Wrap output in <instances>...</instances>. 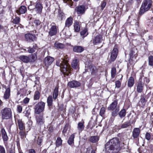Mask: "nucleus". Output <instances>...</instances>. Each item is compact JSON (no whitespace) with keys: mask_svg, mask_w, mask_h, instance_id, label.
I'll return each mask as SVG.
<instances>
[{"mask_svg":"<svg viewBox=\"0 0 153 153\" xmlns=\"http://www.w3.org/2000/svg\"><path fill=\"white\" fill-rule=\"evenodd\" d=\"M105 150L107 153H116L120 149L118 138H113L108 142L105 145Z\"/></svg>","mask_w":153,"mask_h":153,"instance_id":"1","label":"nucleus"},{"mask_svg":"<svg viewBox=\"0 0 153 153\" xmlns=\"http://www.w3.org/2000/svg\"><path fill=\"white\" fill-rule=\"evenodd\" d=\"M56 64L57 66L60 67L61 71L64 74L69 75L70 73V66L67 60L62 59L61 61H57Z\"/></svg>","mask_w":153,"mask_h":153,"instance_id":"2","label":"nucleus"},{"mask_svg":"<svg viewBox=\"0 0 153 153\" xmlns=\"http://www.w3.org/2000/svg\"><path fill=\"white\" fill-rule=\"evenodd\" d=\"M152 1L151 0H144L140 8V13L143 14L148 11L152 6Z\"/></svg>","mask_w":153,"mask_h":153,"instance_id":"3","label":"nucleus"},{"mask_svg":"<svg viewBox=\"0 0 153 153\" xmlns=\"http://www.w3.org/2000/svg\"><path fill=\"white\" fill-rule=\"evenodd\" d=\"M2 118L3 119H8L12 116V111L10 108L5 107L1 109V111Z\"/></svg>","mask_w":153,"mask_h":153,"instance_id":"4","label":"nucleus"},{"mask_svg":"<svg viewBox=\"0 0 153 153\" xmlns=\"http://www.w3.org/2000/svg\"><path fill=\"white\" fill-rule=\"evenodd\" d=\"M45 106V103L42 101L39 102L34 107V113L39 114L43 111Z\"/></svg>","mask_w":153,"mask_h":153,"instance_id":"5","label":"nucleus"},{"mask_svg":"<svg viewBox=\"0 0 153 153\" xmlns=\"http://www.w3.org/2000/svg\"><path fill=\"white\" fill-rule=\"evenodd\" d=\"M118 53V49L114 48L110 53L109 61L111 62L114 61L117 57Z\"/></svg>","mask_w":153,"mask_h":153,"instance_id":"6","label":"nucleus"},{"mask_svg":"<svg viewBox=\"0 0 153 153\" xmlns=\"http://www.w3.org/2000/svg\"><path fill=\"white\" fill-rule=\"evenodd\" d=\"M130 58L129 60V63L131 65H133L135 64V62L134 60H133L134 58H136L137 56V55L133 50H131L129 53Z\"/></svg>","mask_w":153,"mask_h":153,"instance_id":"7","label":"nucleus"},{"mask_svg":"<svg viewBox=\"0 0 153 153\" xmlns=\"http://www.w3.org/2000/svg\"><path fill=\"white\" fill-rule=\"evenodd\" d=\"M102 36L100 34H98L93 39V43L94 45H97L102 43Z\"/></svg>","mask_w":153,"mask_h":153,"instance_id":"8","label":"nucleus"},{"mask_svg":"<svg viewBox=\"0 0 153 153\" xmlns=\"http://www.w3.org/2000/svg\"><path fill=\"white\" fill-rule=\"evenodd\" d=\"M80 85L79 82L76 80L69 82L68 84V86L71 88H76L79 87Z\"/></svg>","mask_w":153,"mask_h":153,"instance_id":"9","label":"nucleus"},{"mask_svg":"<svg viewBox=\"0 0 153 153\" xmlns=\"http://www.w3.org/2000/svg\"><path fill=\"white\" fill-rule=\"evenodd\" d=\"M27 11V7L25 6H22L17 9L16 13L18 15L23 14L25 13Z\"/></svg>","mask_w":153,"mask_h":153,"instance_id":"10","label":"nucleus"},{"mask_svg":"<svg viewBox=\"0 0 153 153\" xmlns=\"http://www.w3.org/2000/svg\"><path fill=\"white\" fill-rule=\"evenodd\" d=\"M54 61V59L50 56L45 58L44 59L45 65L47 67L50 65Z\"/></svg>","mask_w":153,"mask_h":153,"instance_id":"11","label":"nucleus"},{"mask_svg":"<svg viewBox=\"0 0 153 153\" xmlns=\"http://www.w3.org/2000/svg\"><path fill=\"white\" fill-rule=\"evenodd\" d=\"M144 83L141 80L139 81L137 85V91L138 93H141L143 90Z\"/></svg>","mask_w":153,"mask_h":153,"instance_id":"12","label":"nucleus"},{"mask_svg":"<svg viewBox=\"0 0 153 153\" xmlns=\"http://www.w3.org/2000/svg\"><path fill=\"white\" fill-rule=\"evenodd\" d=\"M25 38L26 41L29 42L31 41H34L35 40V36L30 33L25 34Z\"/></svg>","mask_w":153,"mask_h":153,"instance_id":"13","label":"nucleus"},{"mask_svg":"<svg viewBox=\"0 0 153 153\" xmlns=\"http://www.w3.org/2000/svg\"><path fill=\"white\" fill-rule=\"evenodd\" d=\"M73 18L71 16L68 18L65 21L64 28H69L73 23Z\"/></svg>","mask_w":153,"mask_h":153,"instance_id":"14","label":"nucleus"},{"mask_svg":"<svg viewBox=\"0 0 153 153\" xmlns=\"http://www.w3.org/2000/svg\"><path fill=\"white\" fill-rule=\"evenodd\" d=\"M140 130L139 128H135L134 129L132 132V136L134 138H137L139 136Z\"/></svg>","mask_w":153,"mask_h":153,"instance_id":"15","label":"nucleus"},{"mask_svg":"<svg viewBox=\"0 0 153 153\" xmlns=\"http://www.w3.org/2000/svg\"><path fill=\"white\" fill-rule=\"evenodd\" d=\"M117 103V100H114L108 108V109L109 110H113L115 109H116Z\"/></svg>","mask_w":153,"mask_h":153,"instance_id":"16","label":"nucleus"},{"mask_svg":"<svg viewBox=\"0 0 153 153\" xmlns=\"http://www.w3.org/2000/svg\"><path fill=\"white\" fill-rule=\"evenodd\" d=\"M57 32V30L56 26L53 25L50 29L49 32V34L50 36H52L55 35Z\"/></svg>","mask_w":153,"mask_h":153,"instance_id":"17","label":"nucleus"},{"mask_svg":"<svg viewBox=\"0 0 153 153\" xmlns=\"http://www.w3.org/2000/svg\"><path fill=\"white\" fill-rule=\"evenodd\" d=\"M42 4L39 3H37L35 6V9L37 13H40L42 12Z\"/></svg>","mask_w":153,"mask_h":153,"instance_id":"18","label":"nucleus"},{"mask_svg":"<svg viewBox=\"0 0 153 153\" xmlns=\"http://www.w3.org/2000/svg\"><path fill=\"white\" fill-rule=\"evenodd\" d=\"M1 134L4 141H7L8 139L7 133L4 128H2L1 131Z\"/></svg>","mask_w":153,"mask_h":153,"instance_id":"19","label":"nucleus"},{"mask_svg":"<svg viewBox=\"0 0 153 153\" xmlns=\"http://www.w3.org/2000/svg\"><path fill=\"white\" fill-rule=\"evenodd\" d=\"M38 48L37 45L35 43L33 44V47H29L28 48V52L29 53H32L35 52L37 49Z\"/></svg>","mask_w":153,"mask_h":153,"instance_id":"20","label":"nucleus"},{"mask_svg":"<svg viewBox=\"0 0 153 153\" xmlns=\"http://www.w3.org/2000/svg\"><path fill=\"white\" fill-rule=\"evenodd\" d=\"M77 11L78 14H83L85 11V6L83 5L79 6L77 7Z\"/></svg>","mask_w":153,"mask_h":153,"instance_id":"21","label":"nucleus"},{"mask_svg":"<svg viewBox=\"0 0 153 153\" xmlns=\"http://www.w3.org/2000/svg\"><path fill=\"white\" fill-rule=\"evenodd\" d=\"M44 120L43 117L42 116H39L36 117V123L39 125L43 124L44 123Z\"/></svg>","mask_w":153,"mask_h":153,"instance_id":"22","label":"nucleus"},{"mask_svg":"<svg viewBox=\"0 0 153 153\" xmlns=\"http://www.w3.org/2000/svg\"><path fill=\"white\" fill-rule=\"evenodd\" d=\"M10 88H7L4 94V98L5 99H8L9 98L10 96Z\"/></svg>","mask_w":153,"mask_h":153,"instance_id":"23","label":"nucleus"},{"mask_svg":"<svg viewBox=\"0 0 153 153\" xmlns=\"http://www.w3.org/2000/svg\"><path fill=\"white\" fill-rule=\"evenodd\" d=\"M19 129L21 130H24L25 128L24 124L21 120L17 121Z\"/></svg>","mask_w":153,"mask_h":153,"instance_id":"24","label":"nucleus"},{"mask_svg":"<svg viewBox=\"0 0 153 153\" xmlns=\"http://www.w3.org/2000/svg\"><path fill=\"white\" fill-rule=\"evenodd\" d=\"M134 83V80L133 77L131 76L129 78L128 81V86L129 87H132Z\"/></svg>","mask_w":153,"mask_h":153,"instance_id":"25","label":"nucleus"},{"mask_svg":"<svg viewBox=\"0 0 153 153\" xmlns=\"http://www.w3.org/2000/svg\"><path fill=\"white\" fill-rule=\"evenodd\" d=\"M84 50V49L80 46H75L73 48V51L77 53H81Z\"/></svg>","mask_w":153,"mask_h":153,"instance_id":"26","label":"nucleus"},{"mask_svg":"<svg viewBox=\"0 0 153 153\" xmlns=\"http://www.w3.org/2000/svg\"><path fill=\"white\" fill-rule=\"evenodd\" d=\"M20 59L24 62H30V58L27 56H21L19 57Z\"/></svg>","mask_w":153,"mask_h":153,"instance_id":"27","label":"nucleus"},{"mask_svg":"<svg viewBox=\"0 0 153 153\" xmlns=\"http://www.w3.org/2000/svg\"><path fill=\"white\" fill-rule=\"evenodd\" d=\"M90 71L91 74L95 75L97 74V70L96 67L94 66H90Z\"/></svg>","mask_w":153,"mask_h":153,"instance_id":"28","label":"nucleus"},{"mask_svg":"<svg viewBox=\"0 0 153 153\" xmlns=\"http://www.w3.org/2000/svg\"><path fill=\"white\" fill-rule=\"evenodd\" d=\"M40 93L38 91H36L33 96V100H38L40 98Z\"/></svg>","mask_w":153,"mask_h":153,"instance_id":"29","label":"nucleus"},{"mask_svg":"<svg viewBox=\"0 0 153 153\" xmlns=\"http://www.w3.org/2000/svg\"><path fill=\"white\" fill-rule=\"evenodd\" d=\"M79 60L77 59H76L73 61L71 63L72 67L74 68H78Z\"/></svg>","mask_w":153,"mask_h":153,"instance_id":"30","label":"nucleus"},{"mask_svg":"<svg viewBox=\"0 0 153 153\" xmlns=\"http://www.w3.org/2000/svg\"><path fill=\"white\" fill-rule=\"evenodd\" d=\"M99 140V137L97 136H92L90 137L89 141L92 143H95L97 142Z\"/></svg>","mask_w":153,"mask_h":153,"instance_id":"31","label":"nucleus"},{"mask_svg":"<svg viewBox=\"0 0 153 153\" xmlns=\"http://www.w3.org/2000/svg\"><path fill=\"white\" fill-rule=\"evenodd\" d=\"M58 95V88L57 87H56L55 88L53 92V98L54 100H56Z\"/></svg>","mask_w":153,"mask_h":153,"instance_id":"32","label":"nucleus"},{"mask_svg":"<svg viewBox=\"0 0 153 153\" xmlns=\"http://www.w3.org/2000/svg\"><path fill=\"white\" fill-rule=\"evenodd\" d=\"M131 125L130 122L129 121H127L124 122L122 124L121 128H126Z\"/></svg>","mask_w":153,"mask_h":153,"instance_id":"33","label":"nucleus"},{"mask_svg":"<svg viewBox=\"0 0 153 153\" xmlns=\"http://www.w3.org/2000/svg\"><path fill=\"white\" fill-rule=\"evenodd\" d=\"M84 122H79L78 124L77 128L80 131H81L84 128Z\"/></svg>","mask_w":153,"mask_h":153,"instance_id":"34","label":"nucleus"},{"mask_svg":"<svg viewBox=\"0 0 153 153\" xmlns=\"http://www.w3.org/2000/svg\"><path fill=\"white\" fill-rule=\"evenodd\" d=\"M74 30L75 32H78L80 30V27L79 22H76L75 23H74Z\"/></svg>","mask_w":153,"mask_h":153,"instance_id":"35","label":"nucleus"},{"mask_svg":"<svg viewBox=\"0 0 153 153\" xmlns=\"http://www.w3.org/2000/svg\"><path fill=\"white\" fill-rule=\"evenodd\" d=\"M74 134H72L69 137L68 143L69 145H71L74 143Z\"/></svg>","mask_w":153,"mask_h":153,"instance_id":"36","label":"nucleus"},{"mask_svg":"<svg viewBox=\"0 0 153 153\" xmlns=\"http://www.w3.org/2000/svg\"><path fill=\"white\" fill-rule=\"evenodd\" d=\"M54 46L57 48L62 49L64 47V45L62 43L56 42L54 44Z\"/></svg>","mask_w":153,"mask_h":153,"instance_id":"37","label":"nucleus"},{"mask_svg":"<svg viewBox=\"0 0 153 153\" xmlns=\"http://www.w3.org/2000/svg\"><path fill=\"white\" fill-rule=\"evenodd\" d=\"M47 102L48 105L49 106H51L52 105L53 102V98L51 96H49L47 100Z\"/></svg>","mask_w":153,"mask_h":153,"instance_id":"38","label":"nucleus"},{"mask_svg":"<svg viewBox=\"0 0 153 153\" xmlns=\"http://www.w3.org/2000/svg\"><path fill=\"white\" fill-rule=\"evenodd\" d=\"M119 115L121 118L124 117L126 115V111L125 109H123L120 112Z\"/></svg>","mask_w":153,"mask_h":153,"instance_id":"39","label":"nucleus"},{"mask_svg":"<svg viewBox=\"0 0 153 153\" xmlns=\"http://www.w3.org/2000/svg\"><path fill=\"white\" fill-rule=\"evenodd\" d=\"M37 59V56L35 54H32L31 58H30V62H33Z\"/></svg>","mask_w":153,"mask_h":153,"instance_id":"40","label":"nucleus"},{"mask_svg":"<svg viewBox=\"0 0 153 153\" xmlns=\"http://www.w3.org/2000/svg\"><path fill=\"white\" fill-rule=\"evenodd\" d=\"M87 30L86 28H85L80 32V34L81 36H83L84 37L86 36L88 34L87 32Z\"/></svg>","mask_w":153,"mask_h":153,"instance_id":"41","label":"nucleus"},{"mask_svg":"<svg viewBox=\"0 0 153 153\" xmlns=\"http://www.w3.org/2000/svg\"><path fill=\"white\" fill-rule=\"evenodd\" d=\"M62 143V140L60 137H58L56 140V144L57 146L58 147L60 146Z\"/></svg>","mask_w":153,"mask_h":153,"instance_id":"42","label":"nucleus"},{"mask_svg":"<svg viewBox=\"0 0 153 153\" xmlns=\"http://www.w3.org/2000/svg\"><path fill=\"white\" fill-rule=\"evenodd\" d=\"M149 65L151 66H153V56H150L149 57Z\"/></svg>","mask_w":153,"mask_h":153,"instance_id":"43","label":"nucleus"},{"mask_svg":"<svg viewBox=\"0 0 153 153\" xmlns=\"http://www.w3.org/2000/svg\"><path fill=\"white\" fill-rule=\"evenodd\" d=\"M20 18L19 17H16L13 19L12 22L14 24H18L20 22Z\"/></svg>","mask_w":153,"mask_h":153,"instance_id":"44","label":"nucleus"},{"mask_svg":"<svg viewBox=\"0 0 153 153\" xmlns=\"http://www.w3.org/2000/svg\"><path fill=\"white\" fill-rule=\"evenodd\" d=\"M111 77L112 78H114L116 74V69L115 68H113L111 70Z\"/></svg>","mask_w":153,"mask_h":153,"instance_id":"45","label":"nucleus"},{"mask_svg":"<svg viewBox=\"0 0 153 153\" xmlns=\"http://www.w3.org/2000/svg\"><path fill=\"white\" fill-rule=\"evenodd\" d=\"M63 1L68 5L70 7H71L72 6L73 2L72 0H63Z\"/></svg>","mask_w":153,"mask_h":153,"instance_id":"46","label":"nucleus"},{"mask_svg":"<svg viewBox=\"0 0 153 153\" xmlns=\"http://www.w3.org/2000/svg\"><path fill=\"white\" fill-rule=\"evenodd\" d=\"M105 107H102L100 109V114L101 116H103L105 112Z\"/></svg>","mask_w":153,"mask_h":153,"instance_id":"47","label":"nucleus"},{"mask_svg":"<svg viewBox=\"0 0 153 153\" xmlns=\"http://www.w3.org/2000/svg\"><path fill=\"white\" fill-rule=\"evenodd\" d=\"M115 88H119L120 87L121 82L119 80L116 81L115 82Z\"/></svg>","mask_w":153,"mask_h":153,"instance_id":"48","label":"nucleus"},{"mask_svg":"<svg viewBox=\"0 0 153 153\" xmlns=\"http://www.w3.org/2000/svg\"><path fill=\"white\" fill-rule=\"evenodd\" d=\"M19 134L21 136V138H23L25 135V132L23 130H22L19 132Z\"/></svg>","mask_w":153,"mask_h":153,"instance_id":"49","label":"nucleus"},{"mask_svg":"<svg viewBox=\"0 0 153 153\" xmlns=\"http://www.w3.org/2000/svg\"><path fill=\"white\" fill-rule=\"evenodd\" d=\"M0 153H6L4 148L3 146L0 145Z\"/></svg>","mask_w":153,"mask_h":153,"instance_id":"50","label":"nucleus"},{"mask_svg":"<svg viewBox=\"0 0 153 153\" xmlns=\"http://www.w3.org/2000/svg\"><path fill=\"white\" fill-rule=\"evenodd\" d=\"M145 137L146 139L148 140H149L151 139V135L149 133H146Z\"/></svg>","mask_w":153,"mask_h":153,"instance_id":"51","label":"nucleus"},{"mask_svg":"<svg viewBox=\"0 0 153 153\" xmlns=\"http://www.w3.org/2000/svg\"><path fill=\"white\" fill-rule=\"evenodd\" d=\"M106 5V2L103 1L102 2L101 5V9L102 10H103L104 7H105Z\"/></svg>","mask_w":153,"mask_h":153,"instance_id":"52","label":"nucleus"},{"mask_svg":"<svg viewBox=\"0 0 153 153\" xmlns=\"http://www.w3.org/2000/svg\"><path fill=\"white\" fill-rule=\"evenodd\" d=\"M119 111V108H116L115 109V111L112 112V115L113 116H116L117 115V113Z\"/></svg>","mask_w":153,"mask_h":153,"instance_id":"53","label":"nucleus"},{"mask_svg":"<svg viewBox=\"0 0 153 153\" xmlns=\"http://www.w3.org/2000/svg\"><path fill=\"white\" fill-rule=\"evenodd\" d=\"M34 23L36 26H38L40 25L41 22L39 20H35L34 21Z\"/></svg>","mask_w":153,"mask_h":153,"instance_id":"54","label":"nucleus"},{"mask_svg":"<svg viewBox=\"0 0 153 153\" xmlns=\"http://www.w3.org/2000/svg\"><path fill=\"white\" fill-rule=\"evenodd\" d=\"M140 101L142 104L145 103L146 102L145 98L143 96H141V97Z\"/></svg>","mask_w":153,"mask_h":153,"instance_id":"55","label":"nucleus"},{"mask_svg":"<svg viewBox=\"0 0 153 153\" xmlns=\"http://www.w3.org/2000/svg\"><path fill=\"white\" fill-rule=\"evenodd\" d=\"M29 98L27 97H26L23 100V102L25 104H27L29 102Z\"/></svg>","mask_w":153,"mask_h":153,"instance_id":"56","label":"nucleus"},{"mask_svg":"<svg viewBox=\"0 0 153 153\" xmlns=\"http://www.w3.org/2000/svg\"><path fill=\"white\" fill-rule=\"evenodd\" d=\"M143 80L144 81V83H143L146 84H148L150 81L149 79L148 78H147L146 77L144 78Z\"/></svg>","mask_w":153,"mask_h":153,"instance_id":"57","label":"nucleus"},{"mask_svg":"<svg viewBox=\"0 0 153 153\" xmlns=\"http://www.w3.org/2000/svg\"><path fill=\"white\" fill-rule=\"evenodd\" d=\"M64 16V13L62 12H59L58 14V16L59 18L62 19L63 17Z\"/></svg>","mask_w":153,"mask_h":153,"instance_id":"58","label":"nucleus"},{"mask_svg":"<svg viewBox=\"0 0 153 153\" xmlns=\"http://www.w3.org/2000/svg\"><path fill=\"white\" fill-rule=\"evenodd\" d=\"M17 111L21 113L22 110V107L21 106H18L17 107Z\"/></svg>","mask_w":153,"mask_h":153,"instance_id":"59","label":"nucleus"},{"mask_svg":"<svg viewBox=\"0 0 153 153\" xmlns=\"http://www.w3.org/2000/svg\"><path fill=\"white\" fill-rule=\"evenodd\" d=\"M133 2V0H129L127 2V4L129 5L131 4Z\"/></svg>","mask_w":153,"mask_h":153,"instance_id":"60","label":"nucleus"},{"mask_svg":"<svg viewBox=\"0 0 153 153\" xmlns=\"http://www.w3.org/2000/svg\"><path fill=\"white\" fill-rule=\"evenodd\" d=\"M28 9L30 10L35 9L34 6L32 5H28Z\"/></svg>","mask_w":153,"mask_h":153,"instance_id":"61","label":"nucleus"},{"mask_svg":"<svg viewBox=\"0 0 153 153\" xmlns=\"http://www.w3.org/2000/svg\"><path fill=\"white\" fill-rule=\"evenodd\" d=\"M42 142V140L41 139H39V138L38 139L37 141V144L38 145H39Z\"/></svg>","mask_w":153,"mask_h":153,"instance_id":"62","label":"nucleus"},{"mask_svg":"<svg viewBox=\"0 0 153 153\" xmlns=\"http://www.w3.org/2000/svg\"><path fill=\"white\" fill-rule=\"evenodd\" d=\"M68 129V127L66 126L64 127V129L63 130V132L65 133L66 131Z\"/></svg>","mask_w":153,"mask_h":153,"instance_id":"63","label":"nucleus"},{"mask_svg":"<svg viewBox=\"0 0 153 153\" xmlns=\"http://www.w3.org/2000/svg\"><path fill=\"white\" fill-rule=\"evenodd\" d=\"M29 153H35L34 150L33 149H30L29 150Z\"/></svg>","mask_w":153,"mask_h":153,"instance_id":"64","label":"nucleus"}]
</instances>
